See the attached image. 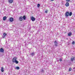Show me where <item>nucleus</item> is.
Wrapping results in <instances>:
<instances>
[{"label": "nucleus", "mask_w": 75, "mask_h": 75, "mask_svg": "<svg viewBox=\"0 0 75 75\" xmlns=\"http://www.w3.org/2000/svg\"><path fill=\"white\" fill-rule=\"evenodd\" d=\"M50 0L51 1H54V0Z\"/></svg>", "instance_id": "26"}, {"label": "nucleus", "mask_w": 75, "mask_h": 75, "mask_svg": "<svg viewBox=\"0 0 75 75\" xmlns=\"http://www.w3.org/2000/svg\"><path fill=\"white\" fill-rule=\"evenodd\" d=\"M3 35L4 37H6V36L7 35V34H6V33H4Z\"/></svg>", "instance_id": "15"}, {"label": "nucleus", "mask_w": 75, "mask_h": 75, "mask_svg": "<svg viewBox=\"0 0 75 75\" xmlns=\"http://www.w3.org/2000/svg\"><path fill=\"white\" fill-rule=\"evenodd\" d=\"M12 62H13V63L15 62L16 63V64H18V61L17 60V58H16V57H14L13 59Z\"/></svg>", "instance_id": "1"}, {"label": "nucleus", "mask_w": 75, "mask_h": 75, "mask_svg": "<svg viewBox=\"0 0 75 75\" xmlns=\"http://www.w3.org/2000/svg\"><path fill=\"white\" fill-rule=\"evenodd\" d=\"M1 72H2L4 71V68H3V67H2L1 68Z\"/></svg>", "instance_id": "14"}, {"label": "nucleus", "mask_w": 75, "mask_h": 75, "mask_svg": "<svg viewBox=\"0 0 75 75\" xmlns=\"http://www.w3.org/2000/svg\"><path fill=\"white\" fill-rule=\"evenodd\" d=\"M30 55H32V56H34V55H35V53H34V52H32V53H30Z\"/></svg>", "instance_id": "11"}, {"label": "nucleus", "mask_w": 75, "mask_h": 75, "mask_svg": "<svg viewBox=\"0 0 75 75\" xmlns=\"http://www.w3.org/2000/svg\"><path fill=\"white\" fill-rule=\"evenodd\" d=\"M16 69H20V67H16Z\"/></svg>", "instance_id": "21"}, {"label": "nucleus", "mask_w": 75, "mask_h": 75, "mask_svg": "<svg viewBox=\"0 0 75 75\" xmlns=\"http://www.w3.org/2000/svg\"><path fill=\"white\" fill-rule=\"evenodd\" d=\"M37 6H38V8H39V7H40V4H38V5Z\"/></svg>", "instance_id": "19"}, {"label": "nucleus", "mask_w": 75, "mask_h": 75, "mask_svg": "<svg viewBox=\"0 0 75 75\" xmlns=\"http://www.w3.org/2000/svg\"><path fill=\"white\" fill-rule=\"evenodd\" d=\"M31 20H32L33 21H35V19L33 17H31Z\"/></svg>", "instance_id": "6"}, {"label": "nucleus", "mask_w": 75, "mask_h": 75, "mask_svg": "<svg viewBox=\"0 0 75 75\" xmlns=\"http://www.w3.org/2000/svg\"><path fill=\"white\" fill-rule=\"evenodd\" d=\"M72 12H70L69 14V16H72Z\"/></svg>", "instance_id": "16"}, {"label": "nucleus", "mask_w": 75, "mask_h": 75, "mask_svg": "<svg viewBox=\"0 0 75 75\" xmlns=\"http://www.w3.org/2000/svg\"><path fill=\"white\" fill-rule=\"evenodd\" d=\"M72 35V33L70 32L68 33V36H71Z\"/></svg>", "instance_id": "13"}, {"label": "nucleus", "mask_w": 75, "mask_h": 75, "mask_svg": "<svg viewBox=\"0 0 75 75\" xmlns=\"http://www.w3.org/2000/svg\"><path fill=\"white\" fill-rule=\"evenodd\" d=\"M9 20L11 22H12V21H13V18H10L9 19Z\"/></svg>", "instance_id": "8"}, {"label": "nucleus", "mask_w": 75, "mask_h": 75, "mask_svg": "<svg viewBox=\"0 0 75 75\" xmlns=\"http://www.w3.org/2000/svg\"><path fill=\"white\" fill-rule=\"evenodd\" d=\"M71 70H72V69L71 68H69V71H71Z\"/></svg>", "instance_id": "20"}, {"label": "nucleus", "mask_w": 75, "mask_h": 75, "mask_svg": "<svg viewBox=\"0 0 75 75\" xmlns=\"http://www.w3.org/2000/svg\"><path fill=\"white\" fill-rule=\"evenodd\" d=\"M8 1L9 3H12L13 2V0H8Z\"/></svg>", "instance_id": "9"}, {"label": "nucleus", "mask_w": 75, "mask_h": 75, "mask_svg": "<svg viewBox=\"0 0 75 75\" xmlns=\"http://www.w3.org/2000/svg\"><path fill=\"white\" fill-rule=\"evenodd\" d=\"M19 20L20 21H23V16H21L19 18Z\"/></svg>", "instance_id": "5"}, {"label": "nucleus", "mask_w": 75, "mask_h": 75, "mask_svg": "<svg viewBox=\"0 0 75 75\" xmlns=\"http://www.w3.org/2000/svg\"><path fill=\"white\" fill-rule=\"evenodd\" d=\"M55 45L56 46V47H57L58 46V44L57 42V41H55L54 42Z\"/></svg>", "instance_id": "4"}, {"label": "nucleus", "mask_w": 75, "mask_h": 75, "mask_svg": "<svg viewBox=\"0 0 75 75\" xmlns=\"http://www.w3.org/2000/svg\"><path fill=\"white\" fill-rule=\"evenodd\" d=\"M59 61H62V59H59Z\"/></svg>", "instance_id": "25"}, {"label": "nucleus", "mask_w": 75, "mask_h": 75, "mask_svg": "<svg viewBox=\"0 0 75 75\" xmlns=\"http://www.w3.org/2000/svg\"><path fill=\"white\" fill-rule=\"evenodd\" d=\"M23 20H25V18H26L25 17V16H23Z\"/></svg>", "instance_id": "17"}, {"label": "nucleus", "mask_w": 75, "mask_h": 75, "mask_svg": "<svg viewBox=\"0 0 75 75\" xmlns=\"http://www.w3.org/2000/svg\"><path fill=\"white\" fill-rule=\"evenodd\" d=\"M69 13L68 12H67L65 13V16H66V17H68V16H69Z\"/></svg>", "instance_id": "2"}, {"label": "nucleus", "mask_w": 75, "mask_h": 75, "mask_svg": "<svg viewBox=\"0 0 75 75\" xmlns=\"http://www.w3.org/2000/svg\"><path fill=\"white\" fill-rule=\"evenodd\" d=\"M72 44H75V42H74V41L73 42Z\"/></svg>", "instance_id": "24"}, {"label": "nucleus", "mask_w": 75, "mask_h": 75, "mask_svg": "<svg viewBox=\"0 0 75 75\" xmlns=\"http://www.w3.org/2000/svg\"><path fill=\"white\" fill-rule=\"evenodd\" d=\"M48 11H45V13H47Z\"/></svg>", "instance_id": "23"}, {"label": "nucleus", "mask_w": 75, "mask_h": 75, "mask_svg": "<svg viewBox=\"0 0 75 75\" xmlns=\"http://www.w3.org/2000/svg\"><path fill=\"white\" fill-rule=\"evenodd\" d=\"M40 72H41V73H44V69H42L40 70Z\"/></svg>", "instance_id": "10"}, {"label": "nucleus", "mask_w": 75, "mask_h": 75, "mask_svg": "<svg viewBox=\"0 0 75 75\" xmlns=\"http://www.w3.org/2000/svg\"><path fill=\"white\" fill-rule=\"evenodd\" d=\"M66 39H67V40H68V38H67Z\"/></svg>", "instance_id": "27"}, {"label": "nucleus", "mask_w": 75, "mask_h": 75, "mask_svg": "<svg viewBox=\"0 0 75 75\" xmlns=\"http://www.w3.org/2000/svg\"><path fill=\"white\" fill-rule=\"evenodd\" d=\"M71 61H74V60H75V57H72L71 58Z\"/></svg>", "instance_id": "12"}, {"label": "nucleus", "mask_w": 75, "mask_h": 75, "mask_svg": "<svg viewBox=\"0 0 75 75\" xmlns=\"http://www.w3.org/2000/svg\"><path fill=\"white\" fill-rule=\"evenodd\" d=\"M6 16L4 17L3 18V20H6Z\"/></svg>", "instance_id": "18"}, {"label": "nucleus", "mask_w": 75, "mask_h": 75, "mask_svg": "<svg viewBox=\"0 0 75 75\" xmlns=\"http://www.w3.org/2000/svg\"><path fill=\"white\" fill-rule=\"evenodd\" d=\"M69 2H67L66 4H65V6H66V7H68L69 6Z\"/></svg>", "instance_id": "7"}, {"label": "nucleus", "mask_w": 75, "mask_h": 75, "mask_svg": "<svg viewBox=\"0 0 75 75\" xmlns=\"http://www.w3.org/2000/svg\"><path fill=\"white\" fill-rule=\"evenodd\" d=\"M66 1L67 2H69V1H70V0H66Z\"/></svg>", "instance_id": "22"}, {"label": "nucleus", "mask_w": 75, "mask_h": 75, "mask_svg": "<svg viewBox=\"0 0 75 75\" xmlns=\"http://www.w3.org/2000/svg\"><path fill=\"white\" fill-rule=\"evenodd\" d=\"M4 52V49L3 48H1L0 49V52Z\"/></svg>", "instance_id": "3"}, {"label": "nucleus", "mask_w": 75, "mask_h": 75, "mask_svg": "<svg viewBox=\"0 0 75 75\" xmlns=\"http://www.w3.org/2000/svg\"><path fill=\"white\" fill-rule=\"evenodd\" d=\"M3 38H5L4 37H3Z\"/></svg>", "instance_id": "28"}]
</instances>
